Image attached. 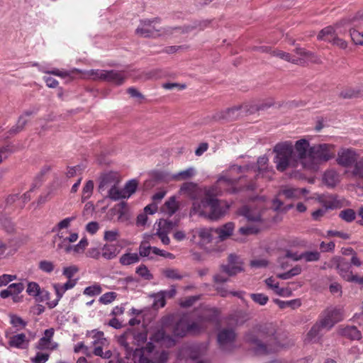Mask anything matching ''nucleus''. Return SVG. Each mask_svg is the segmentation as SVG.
<instances>
[{
    "label": "nucleus",
    "instance_id": "nucleus-3",
    "mask_svg": "<svg viewBox=\"0 0 363 363\" xmlns=\"http://www.w3.org/2000/svg\"><path fill=\"white\" fill-rule=\"evenodd\" d=\"M334 147L333 145L327 143L311 146L308 155L310 162H303V167L308 169H315L318 164L333 159L335 157Z\"/></svg>",
    "mask_w": 363,
    "mask_h": 363
},
{
    "label": "nucleus",
    "instance_id": "nucleus-6",
    "mask_svg": "<svg viewBox=\"0 0 363 363\" xmlns=\"http://www.w3.org/2000/svg\"><path fill=\"white\" fill-rule=\"evenodd\" d=\"M91 75L95 79L102 80L117 86L123 84L127 78V74L124 71L114 69H91Z\"/></svg>",
    "mask_w": 363,
    "mask_h": 363
},
{
    "label": "nucleus",
    "instance_id": "nucleus-10",
    "mask_svg": "<svg viewBox=\"0 0 363 363\" xmlns=\"http://www.w3.org/2000/svg\"><path fill=\"white\" fill-rule=\"evenodd\" d=\"M359 154L353 148H342L337 152V162L343 167H352L358 161Z\"/></svg>",
    "mask_w": 363,
    "mask_h": 363
},
{
    "label": "nucleus",
    "instance_id": "nucleus-9",
    "mask_svg": "<svg viewBox=\"0 0 363 363\" xmlns=\"http://www.w3.org/2000/svg\"><path fill=\"white\" fill-rule=\"evenodd\" d=\"M220 270L229 277L235 276L244 272V262L239 256L235 254H230L228 257V263L222 264L220 266Z\"/></svg>",
    "mask_w": 363,
    "mask_h": 363
},
{
    "label": "nucleus",
    "instance_id": "nucleus-35",
    "mask_svg": "<svg viewBox=\"0 0 363 363\" xmlns=\"http://www.w3.org/2000/svg\"><path fill=\"white\" fill-rule=\"evenodd\" d=\"M242 214L249 220L255 223H260L262 221L261 215L255 213L247 207H245L242 210Z\"/></svg>",
    "mask_w": 363,
    "mask_h": 363
},
{
    "label": "nucleus",
    "instance_id": "nucleus-45",
    "mask_svg": "<svg viewBox=\"0 0 363 363\" xmlns=\"http://www.w3.org/2000/svg\"><path fill=\"white\" fill-rule=\"evenodd\" d=\"M38 269L45 273L50 274L55 269V264L49 260H41L38 263Z\"/></svg>",
    "mask_w": 363,
    "mask_h": 363
},
{
    "label": "nucleus",
    "instance_id": "nucleus-25",
    "mask_svg": "<svg viewBox=\"0 0 363 363\" xmlns=\"http://www.w3.org/2000/svg\"><path fill=\"white\" fill-rule=\"evenodd\" d=\"M234 228V223L229 222L223 225L221 228L216 229V233L221 240H224L232 235Z\"/></svg>",
    "mask_w": 363,
    "mask_h": 363
},
{
    "label": "nucleus",
    "instance_id": "nucleus-60",
    "mask_svg": "<svg viewBox=\"0 0 363 363\" xmlns=\"http://www.w3.org/2000/svg\"><path fill=\"white\" fill-rule=\"evenodd\" d=\"M138 357H139L138 363H150V359L144 356L143 349L136 348L133 351V358L135 359Z\"/></svg>",
    "mask_w": 363,
    "mask_h": 363
},
{
    "label": "nucleus",
    "instance_id": "nucleus-1",
    "mask_svg": "<svg viewBox=\"0 0 363 363\" xmlns=\"http://www.w3.org/2000/svg\"><path fill=\"white\" fill-rule=\"evenodd\" d=\"M247 342L252 345L257 355L276 353L282 346L278 341L276 330L272 324L258 325L245 335Z\"/></svg>",
    "mask_w": 363,
    "mask_h": 363
},
{
    "label": "nucleus",
    "instance_id": "nucleus-53",
    "mask_svg": "<svg viewBox=\"0 0 363 363\" xmlns=\"http://www.w3.org/2000/svg\"><path fill=\"white\" fill-rule=\"evenodd\" d=\"M117 297V294L116 292L110 291L104 294L99 298V302L103 304H108L113 302Z\"/></svg>",
    "mask_w": 363,
    "mask_h": 363
},
{
    "label": "nucleus",
    "instance_id": "nucleus-14",
    "mask_svg": "<svg viewBox=\"0 0 363 363\" xmlns=\"http://www.w3.org/2000/svg\"><path fill=\"white\" fill-rule=\"evenodd\" d=\"M119 180L116 174L113 173H107L101 176L100 183L99 185V191L102 193L106 189H109L114 186H118Z\"/></svg>",
    "mask_w": 363,
    "mask_h": 363
},
{
    "label": "nucleus",
    "instance_id": "nucleus-51",
    "mask_svg": "<svg viewBox=\"0 0 363 363\" xmlns=\"http://www.w3.org/2000/svg\"><path fill=\"white\" fill-rule=\"evenodd\" d=\"M196 233L199 238L206 243H208L212 240V235L211 231L206 228H201L196 231Z\"/></svg>",
    "mask_w": 363,
    "mask_h": 363
},
{
    "label": "nucleus",
    "instance_id": "nucleus-36",
    "mask_svg": "<svg viewBox=\"0 0 363 363\" xmlns=\"http://www.w3.org/2000/svg\"><path fill=\"white\" fill-rule=\"evenodd\" d=\"M302 259L306 262H317L320 258V253L317 251H306L301 253Z\"/></svg>",
    "mask_w": 363,
    "mask_h": 363
},
{
    "label": "nucleus",
    "instance_id": "nucleus-29",
    "mask_svg": "<svg viewBox=\"0 0 363 363\" xmlns=\"http://www.w3.org/2000/svg\"><path fill=\"white\" fill-rule=\"evenodd\" d=\"M274 302L277 305H278V306L281 309H284V308H288V307L294 309V308H296L299 307L301 305V300L298 299V298L293 299V300H290V301H281L280 299L276 298V299L274 300Z\"/></svg>",
    "mask_w": 363,
    "mask_h": 363
},
{
    "label": "nucleus",
    "instance_id": "nucleus-39",
    "mask_svg": "<svg viewBox=\"0 0 363 363\" xmlns=\"http://www.w3.org/2000/svg\"><path fill=\"white\" fill-rule=\"evenodd\" d=\"M350 27H347V28L350 29V35L352 42L355 45L363 46V32H359Z\"/></svg>",
    "mask_w": 363,
    "mask_h": 363
},
{
    "label": "nucleus",
    "instance_id": "nucleus-44",
    "mask_svg": "<svg viewBox=\"0 0 363 363\" xmlns=\"http://www.w3.org/2000/svg\"><path fill=\"white\" fill-rule=\"evenodd\" d=\"M75 219L74 216L67 217L60 221L53 228L52 232H58L62 229L68 228L70 226L71 222Z\"/></svg>",
    "mask_w": 363,
    "mask_h": 363
},
{
    "label": "nucleus",
    "instance_id": "nucleus-48",
    "mask_svg": "<svg viewBox=\"0 0 363 363\" xmlns=\"http://www.w3.org/2000/svg\"><path fill=\"white\" fill-rule=\"evenodd\" d=\"M136 273L146 280H151L153 278L152 274L145 264H141L137 267Z\"/></svg>",
    "mask_w": 363,
    "mask_h": 363
},
{
    "label": "nucleus",
    "instance_id": "nucleus-15",
    "mask_svg": "<svg viewBox=\"0 0 363 363\" xmlns=\"http://www.w3.org/2000/svg\"><path fill=\"white\" fill-rule=\"evenodd\" d=\"M340 277L348 282H351L354 275L351 270V264L345 259L339 260L336 267Z\"/></svg>",
    "mask_w": 363,
    "mask_h": 363
},
{
    "label": "nucleus",
    "instance_id": "nucleus-46",
    "mask_svg": "<svg viewBox=\"0 0 363 363\" xmlns=\"http://www.w3.org/2000/svg\"><path fill=\"white\" fill-rule=\"evenodd\" d=\"M272 55L273 56L278 57L280 59H282V60H284L285 61H287V62H293V63H296V61H297V60L294 59L291 55V54H289V52H284L282 50H273L272 52Z\"/></svg>",
    "mask_w": 363,
    "mask_h": 363
},
{
    "label": "nucleus",
    "instance_id": "nucleus-31",
    "mask_svg": "<svg viewBox=\"0 0 363 363\" xmlns=\"http://www.w3.org/2000/svg\"><path fill=\"white\" fill-rule=\"evenodd\" d=\"M155 247H151L147 245L146 242H142L139 247V257H147L149 259L154 258L153 249Z\"/></svg>",
    "mask_w": 363,
    "mask_h": 363
},
{
    "label": "nucleus",
    "instance_id": "nucleus-38",
    "mask_svg": "<svg viewBox=\"0 0 363 363\" xmlns=\"http://www.w3.org/2000/svg\"><path fill=\"white\" fill-rule=\"evenodd\" d=\"M280 194L288 199H298L300 198V191L298 188H286L281 190Z\"/></svg>",
    "mask_w": 363,
    "mask_h": 363
},
{
    "label": "nucleus",
    "instance_id": "nucleus-56",
    "mask_svg": "<svg viewBox=\"0 0 363 363\" xmlns=\"http://www.w3.org/2000/svg\"><path fill=\"white\" fill-rule=\"evenodd\" d=\"M1 225L8 233H13L15 230L14 224L9 218H2L1 220Z\"/></svg>",
    "mask_w": 363,
    "mask_h": 363
},
{
    "label": "nucleus",
    "instance_id": "nucleus-30",
    "mask_svg": "<svg viewBox=\"0 0 363 363\" xmlns=\"http://www.w3.org/2000/svg\"><path fill=\"white\" fill-rule=\"evenodd\" d=\"M140 261V257L137 253H125L120 257V263L122 265H130Z\"/></svg>",
    "mask_w": 363,
    "mask_h": 363
},
{
    "label": "nucleus",
    "instance_id": "nucleus-32",
    "mask_svg": "<svg viewBox=\"0 0 363 363\" xmlns=\"http://www.w3.org/2000/svg\"><path fill=\"white\" fill-rule=\"evenodd\" d=\"M196 173L194 167H189L185 170L181 171L172 176L174 180H185L191 178Z\"/></svg>",
    "mask_w": 363,
    "mask_h": 363
},
{
    "label": "nucleus",
    "instance_id": "nucleus-58",
    "mask_svg": "<svg viewBox=\"0 0 363 363\" xmlns=\"http://www.w3.org/2000/svg\"><path fill=\"white\" fill-rule=\"evenodd\" d=\"M11 324L15 327H21L23 328L26 325V322H25L21 317L16 315H11Z\"/></svg>",
    "mask_w": 363,
    "mask_h": 363
},
{
    "label": "nucleus",
    "instance_id": "nucleus-41",
    "mask_svg": "<svg viewBox=\"0 0 363 363\" xmlns=\"http://www.w3.org/2000/svg\"><path fill=\"white\" fill-rule=\"evenodd\" d=\"M339 216L343 220H345L347 223H351L353 220H354V219L356 218V213L352 208H347V209L341 211L340 212Z\"/></svg>",
    "mask_w": 363,
    "mask_h": 363
},
{
    "label": "nucleus",
    "instance_id": "nucleus-12",
    "mask_svg": "<svg viewBox=\"0 0 363 363\" xmlns=\"http://www.w3.org/2000/svg\"><path fill=\"white\" fill-rule=\"evenodd\" d=\"M236 334L233 329H223L218 334V342L223 351H230L234 347Z\"/></svg>",
    "mask_w": 363,
    "mask_h": 363
},
{
    "label": "nucleus",
    "instance_id": "nucleus-23",
    "mask_svg": "<svg viewBox=\"0 0 363 363\" xmlns=\"http://www.w3.org/2000/svg\"><path fill=\"white\" fill-rule=\"evenodd\" d=\"M173 335L174 337H183L188 333V321L182 318L179 320L173 328Z\"/></svg>",
    "mask_w": 363,
    "mask_h": 363
},
{
    "label": "nucleus",
    "instance_id": "nucleus-24",
    "mask_svg": "<svg viewBox=\"0 0 363 363\" xmlns=\"http://www.w3.org/2000/svg\"><path fill=\"white\" fill-rule=\"evenodd\" d=\"M325 329L319 320L312 326L307 334V340L309 342H315L318 340L321 336V331Z\"/></svg>",
    "mask_w": 363,
    "mask_h": 363
},
{
    "label": "nucleus",
    "instance_id": "nucleus-37",
    "mask_svg": "<svg viewBox=\"0 0 363 363\" xmlns=\"http://www.w3.org/2000/svg\"><path fill=\"white\" fill-rule=\"evenodd\" d=\"M138 185V182L136 179H131L125 184L123 189L126 199L129 198L133 193L135 192Z\"/></svg>",
    "mask_w": 363,
    "mask_h": 363
},
{
    "label": "nucleus",
    "instance_id": "nucleus-2",
    "mask_svg": "<svg viewBox=\"0 0 363 363\" xmlns=\"http://www.w3.org/2000/svg\"><path fill=\"white\" fill-rule=\"evenodd\" d=\"M275 156L274 162L279 172H283L289 167L296 166V160L294 152V145L291 141L277 143L274 147Z\"/></svg>",
    "mask_w": 363,
    "mask_h": 363
},
{
    "label": "nucleus",
    "instance_id": "nucleus-33",
    "mask_svg": "<svg viewBox=\"0 0 363 363\" xmlns=\"http://www.w3.org/2000/svg\"><path fill=\"white\" fill-rule=\"evenodd\" d=\"M351 174L354 178L363 181V158H359L358 161L353 165Z\"/></svg>",
    "mask_w": 363,
    "mask_h": 363
},
{
    "label": "nucleus",
    "instance_id": "nucleus-61",
    "mask_svg": "<svg viewBox=\"0 0 363 363\" xmlns=\"http://www.w3.org/2000/svg\"><path fill=\"white\" fill-rule=\"evenodd\" d=\"M199 299V296H191L186 298L180 302V306L182 308H189L194 305V303Z\"/></svg>",
    "mask_w": 363,
    "mask_h": 363
},
{
    "label": "nucleus",
    "instance_id": "nucleus-20",
    "mask_svg": "<svg viewBox=\"0 0 363 363\" xmlns=\"http://www.w3.org/2000/svg\"><path fill=\"white\" fill-rule=\"evenodd\" d=\"M204 351L205 347L198 344L191 345L183 349L184 353L193 360L199 358Z\"/></svg>",
    "mask_w": 363,
    "mask_h": 363
},
{
    "label": "nucleus",
    "instance_id": "nucleus-47",
    "mask_svg": "<svg viewBox=\"0 0 363 363\" xmlns=\"http://www.w3.org/2000/svg\"><path fill=\"white\" fill-rule=\"evenodd\" d=\"M268 158L265 156L259 157L257 159V172L258 174H264V172H268L267 169Z\"/></svg>",
    "mask_w": 363,
    "mask_h": 363
},
{
    "label": "nucleus",
    "instance_id": "nucleus-19",
    "mask_svg": "<svg viewBox=\"0 0 363 363\" xmlns=\"http://www.w3.org/2000/svg\"><path fill=\"white\" fill-rule=\"evenodd\" d=\"M8 343L11 347L25 349L28 347V340L24 333H20L11 336Z\"/></svg>",
    "mask_w": 363,
    "mask_h": 363
},
{
    "label": "nucleus",
    "instance_id": "nucleus-27",
    "mask_svg": "<svg viewBox=\"0 0 363 363\" xmlns=\"http://www.w3.org/2000/svg\"><path fill=\"white\" fill-rule=\"evenodd\" d=\"M162 274L168 279L181 280L186 277V274H182L179 270L175 268H166L162 270Z\"/></svg>",
    "mask_w": 363,
    "mask_h": 363
},
{
    "label": "nucleus",
    "instance_id": "nucleus-57",
    "mask_svg": "<svg viewBox=\"0 0 363 363\" xmlns=\"http://www.w3.org/2000/svg\"><path fill=\"white\" fill-rule=\"evenodd\" d=\"M359 94V91L353 89H347L340 92V96L343 99H352L357 97Z\"/></svg>",
    "mask_w": 363,
    "mask_h": 363
},
{
    "label": "nucleus",
    "instance_id": "nucleus-16",
    "mask_svg": "<svg viewBox=\"0 0 363 363\" xmlns=\"http://www.w3.org/2000/svg\"><path fill=\"white\" fill-rule=\"evenodd\" d=\"M309 142L306 139H301L296 142L294 145V148L297 153V157L299 160H301L302 164H303V162H307L309 148Z\"/></svg>",
    "mask_w": 363,
    "mask_h": 363
},
{
    "label": "nucleus",
    "instance_id": "nucleus-28",
    "mask_svg": "<svg viewBox=\"0 0 363 363\" xmlns=\"http://www.w3.org/2000/svg\"><path fill=\"white\" fill-rule=\"evenodd\" d=\"M179 208L175 196H171L164 205V211L169 216L174 215Z\"/></svg>",
    "mask_w": 363,
    "mask_h": 363
},
{
    "label": "nucleus",
    "instance_id": "nucleus-49",
    "mask_svg": "<svg viewBox=\"0 0 363 363\" xmlns=\"http://www.w3.org/2000/svg\"><path fill=\"white\" fill-rule=\"evenodd\" d=\"M337 175L334 171H328L323 175V179L328 186H333L337 182Z\"/></svg>",
    "mask_w": 363,
    "mask_h": 363
},
{
    "label": "nucleus",
    "instance_id": "nucleus-18",
    "mask_svg": "<svg viewBox=\"0 0 363 363\" xmlns=\"http://www.w3.org/2000/svg\"><path fill=\"white\" fill-rule=\"evenodd\" d=\"M216 317L213 315H206L200 317L199 322L188 323V332L192 333H199L200 332L205 330V327L203 325V322H213L216 320Z\"/></svg>",
    "mask_w": 363,
    "mask_h": 363
},
{
    "label": "nucleus",
    "instance_id": "nucleus-63",
    "mask_svg": "<svg viewBox=\"0 0 363 363\" xmlns=\"http://www.w3.org/2000/svg\"><path fill=\"white\" fill-rule=\"evenodd\" d=\"M175 225L176 224L171 220H160V221L159 223V227H160L159 229H161V230H165V231H168V230H172L175 226Z\"/></svg>",
    "mask_w": 363,
    "mask_h": 363
},
{
    "label": "nucleus",
    "instance_id": "nucleus-7",
    "mask_svg": "<svg viewBox=\"0 0 363 363\" xmlns=\"http://www.w3.org/2000/svg\"><path fill=\"white\" fill-rule=\"evenodd\" d=\"M351 22V18H342L335 26H329L323 28L317 36L318 40L330 43L335 35L345 33L347 28V24Z\"/></svg>",
    "mask_w": 363,
    "mask_h": 363
},
{
    "label": "nucleus",
    "instance_id": "nucleus-8",
    "mask_svg": "<svg viewBox=\"0 0 363 363\" xmlns=\"http://www.w3.org/2000/svg\"><path fill=\"white\" fill-rule=\"evenodd\" d=\"M180 192L188 196L193 202H195V201H199L203 196H210L213 194V189L211 188L202 189L196 183L186 182L182 185Z\"/></svg>",
    "mask_w": 363,
    "mask_h": 363
},
{
    "label": "nucleus",
    "instance_id": "nucleus-11",
    "mask_svg": "<svg viewBox=\"0 0 363 363\" xmlns=\"http://www.w3.org/2000/svg\"><path fill=\"white\" fill-rule=\"evenodd\" d=\"M228 208V205H221L218 199L212 196L210 200L209 211H207L205 218L211 220H217L226 213Z\"/></svg>",
    "mask_w": 363,
    "mask_h": 363
},
{
    "label": "nucleus",
    "instance_id": "nucleus-59",
    "mask_svg": "<svg viewBox=\"0 0 363 363\" xmlns=\"http://www.w3.org/2000/svg\"><path fill=\"white\" fill-rule=\"evenodd\" d=\"M49 354L37 352L34 357L31 358L33 363H45L49 359Z\"/></svg>",
    "mask_w": 363,
    "mask_h": 363
},
{
    "label": "nucleus",
    "instance_id": "nucleus-43",
    "mask_svg": "<svg viewBox=\"0 0 363 363\" xmlns=\"http://www.w3.org/2000/svg\"><path fill=\"white\" fill-rule=\"evenodd\" d=\"M26 292L29 296L37 298L41 294V289L38 283L32 281L28 284Z\"/></svg>",
    "mask_w": 363,
    "mask_h": 363
},
{
    "label": "nucleus",
    "instance_id": "nucleus-62",
    "mask_svg": "<svg viewBox=\"0 0 363 363\" xmlns=\"http://www.w3.org/2000/svg\"><path fill=\"white\" fill-rule=\"evenodd\" d=\"M78 272V268L75 266H69L63 269L62 274L69 279H72L74 274Z\"/></svg>",
    "mask_w": 363,
    "mask_h": 363
},
{
    "label": "nucleus",
    "instance_id": "nucleus-26",
    "mask_svg": "<svg viewBox=\"0 0 363 363\" xmlns=\"http://www.w3.org/2000/svg\"><path fill=\"white\" fill-rule=\"evenodd\" d=\"M118 250L114 245L106 244L101 248V256L106 259H111L118 255Z\"/></svg>",
    "mask_w": 363,
    "mask_h": 363
},
{
    "label": "nucleus",
    "instance_id": "nucleus-40",
    "mask_svg": "<svg viewBox=\"0 0 363 363\" xmlns=\"http://www.w3.org/2000/svg\"><path fill=\"white\" fill-rule=\"evenodd\" d=\"M93 190L94 182L92 180L87 181L82 189V201H85L86 200L89 199L91 197V196L92 195Z\"/></svg>",
    "mask_w": 363,
    "mask_h": 363
},
{
    "label": "nucleus",
    "instance_id": "nucleus-22",
    "mask_svg": "<svg viewBox=\"0 0 363 363\" xmlns=\"http://www.w3.org/2000/svg\"><path fill=\"white\" fill-rule=\"evenodd\" d=\"M152 340L155 342H162L167 347L173 346L175 344V340L169 334H167L164 329L158 330L155 333Z\"/></svg>",
    "mask_w": 363,
    "mask_h": 363
},
{
    "label": "nucleus",
    "instance_id": "nucleus-4",
    "mask_svg": "<svg viewBox=\"0 0 363 363\" xmlns=\"http://www.w3.org/2000/svg\"><path fill=\"white\" fill-rule=\"evenodd\" d=\"M345 313L342 307L330 306L325 308L319 315V321L326 330H330L333 326L343 320Z\"/></svg>",
    "mask_w": 363,
    "mask_h": 363
},
{
    "label": "nucleus",
    "instance_id": "nucleus-54",
    "mask_svg": "<svg viewBox=\"0 0 363 363\" xmlns=\"http://www.w3.org/2000/svg\"><path fill=\"white\" fill-rule=\"evenodd\" d=\"M208 24L206 21L195 22L192 25L186 26L184 27L182 32H190L194 29L199 28L203 30Z\"/></svg>",
    "mask_w": 363,
    "mask_h": 363
},
{
    "label": "nucleus",
    "instance_id": "nucleus-5",
    "mask_svg": "<svg viewBox=\"0 0 363 363\" xmlns=\"http://www.w3.org/2000/svg\"><path fill=\"white\" fill-rule=\"evenodd\" d=\"M160 18L152 19L140 20L138 27L135 30V33L142 38H156L167 33L166 28L157 29L152 24L160 23Z\"/></svg>",
    "mask_w": 363,
    "mask_h": 363
},
{
    "label": "nucleus",
    "instance_id": "nucleus-21",
    "mask_svg": "<svg viewBox=\"0 0 363 363\" xmlns=\"http://www.w3.org/2000/svg\"><path fill=\"white\" fill-rule=\"evenodd\" d=\"M340 334L352 340H359L362 337L361 332L354 325H347L340 330Z\"/></svg>",
    "mask_w": 363,
    "mask_h": 363
},
{
    "label": "nucleus",
    "instance_id": "nucleus-55",
    "mask_svg": "<svg viewBox=\"0 0 363 363\" xmlns=\"http://www.w3.org/2000/svg\"><path fill=\"white\" fill-rule=\"evenodd\" d=\"M119 237V231L117 229L106 230L104 232V240L108 242L117 240Z\"/></svg>",
    "mask_w": 363,
    "mask_h": 363
},
{
    "label": "nucleus",
    "instance_id": "nucleus-17",
    "mask_svg": "<svg viewBox=\"0 0 363 363\" xmlns=\"http://www.w3.org/2000/svg\"><path fill=\"white\" fill-rule=\"evenodd\" d=\"M240 109V106H234L216 113L213 116V119L215 121H231L238 118V111Z\"/></svg>",
    "mask_w": 363,
    "mask_h": 363
},
{
    "label": "nucleus",
    "instance_id": "nucleus-13",
    "mask_svg": "<svg viewBox=\"0 0 363 363\" xmlns=\"http://www.w3.org/2000/svg\"><path fill=\"white\" fill-rule=\"evenodd\" d=\"M212 198V194L210 196H203L199 201H195L192 203V206L190 210L191 216H199L205 218L207 215L206 208L210 206V200Z\"/></svg>",
    "mask_w": 363,
    "mask_h": 363
},
{
    "label": "nucleus",
    "instance_id": "nucleus-64",
    "mask_svg": "<svg viewBox=\"0 0 363 363\" xmlns=\"http://www.w3.org/2000/svg\"><path fill=\"white\" fill-rule=\"evenodd\" d=\"M88 240L86 238H82L78 244L72 246V250L75 252H79L84 251V249L88 246Z\"/></svg>",
    "mask_w": 363,
    "mask_h": 363
},
{
    "label": "nucleus",
    "instance_id": "nucleus-42",
    "mask_svg": "<svg viewBox=\"0 0 363 363\" xmlns=\"http://www.w3.org/2000/svg\"><path fill=\"white\" fill-rule=\"evenodd\" d=\"M102 292V288L99 284H94L91 286L86 287L83 291L84 295L89 296H95L99 295Z\"/></svg>",
    "mask_w": 363,
    "mask_h": 363
},
{
    "label": "nucleus",
    "instance_id": "nucleus-50",
    "mask_svg": "<svg viewBox=\"0 0 363 363\" xmlns=\"http://www.w3.org/2000/svg\"><path fill=\"white\" fill-rule=\"evenodd\" d=\"M250 296L254 302L260 306L266 305L269 301L268 296L264 295V294H250Z\"/></svg>",
    "mask_w": 363,
    "mask_h": 363
},
{
    "label": "nucleus",
    "instance_id": "nucleus-34",
    "mask_svg": "<svg viewBox=\"0 0 363 363\" xmlns=\"http://www.w3.org/2000/svg\"><path fill=\"white\" fill-rule=\"evenodd\" d=\"M123 192V189H119L118 186H114L108 190V197L113 201L126 199Z\"/></svg>",
    "mask_w": 363,
    "mask_h": 363
},
{
    "label": "nucleus",
    "instance_id": "nucleus-52",
    "mask_svg": "<svg viewBox=\"0 0 363 363\" xmlns=\"http://www.w3.org/2000/svg\"><path fill=\"white\" fill-rule=\"evenodd\" d=\"M239 231L242 235H253L258 233L260 231V228L257 225H250L241 227Z\"/></svg>",
    "mask_w": 363,
    "mask_h": 363
}]
</instances>
